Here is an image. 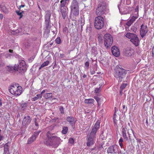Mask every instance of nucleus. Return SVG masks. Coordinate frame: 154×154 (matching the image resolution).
<instances>
[{"label":"nucleus","instance_id":"1","mask_svg":"<svg viewBox=\"0 0 154 154\" xmlns=\"http://www.w3.org/2000/svg\"><path fill=\"white\" fill-rule=\"evenodd\" d=\"M48 140H45L44 143L46 145L52 146L53 147H57L60 143V139L55 135L54 133H52L48 131L47 133Z\"/></svg>","mask_w":154,"mask_h":154},{"label":"nucleus","instance_id":"2","mask_svg":"<svg viewBox=\"0 0 154 154\" xmlns=\"http://www.w3.org/2000/svg\"><path fill=\"white\" fill-rule=\"evenodd\" d=\"M128 131V135L129 139L130 140V142L131 143L134 141V140L133 139V137L134 136L133 131L131 129V127L130 126L129 123H128V126H126L125 128H123L122 129V132L123 134V137L125 140H128V137H127L126 134V131Z\"/></svg>","mask_w":154,"mask_h":154},{"label":"nucleus","instance_id":"3","mask_svg":"<svg viewBox=\"0 0 154 154\" xmlns=\"http://www.w3.org/2000/svg\"><path fill=\"white\" fill-rule=\"evenodd\" d=\"M115 77L119 79V81H122V79L125 77L126 73L125 70L120 68L119 66H117L115 68Z\"/></svg>","mask_w":154,"mask_h":154},{"label":"nucleus","instance_id":"4","mask_svg":"<svg viewBox=\"0 0 154 154\" xmlns=\"http://www.w3.org/2000/svg\"><path fill=\"white\" fill-rule=\"evenodd\" d=\"M22 90V87L18 85V84L13 83L9 88V91L15 96H19Z\"/></svg>","mask_w":154,"mask_h":154},{"label":"nucleus","instance_id":"5","mask_svg":"<svg viewBox=\"0 0 154 154\" xmlns=\"http://www.w3.org/2000/svg\"><path fill=\"white\" fill-rule=\"evenodd\" d=\"M104 19L100 16L96 17L94 20V27L97 29H102L104 26Z\"/></svg>","mask_w":154,"mask_h":154},{"label":"nucleus","instance_id":"6","mask_svg":"<svg viewBox=\"0 0 154 154\" xmlns=\"http://www.w3.org/2000/svg\"><path fill=\"white\" fill-rule=\"evenodd\" d=\"M125 36L130 39V41L132 42L136 46H138L140 43L137 35L133 33H128L125 35Z\"/></svg>","mask_w":154,"mask_h":154},{"label":"nucleus","instance_id":"7","mask_svg":"<svg viewBox=\"0 0 154 154\" xmlns=\"http://www.w3.org/2000/svg\"><path fill=\"white\" fill-rule=\"evenodd\" d=\"M71 14L75 16L79 14V8L78 2L76 0H73L70 6Z\"/></svg>","mask_w":154,"mask_h":154},{"label":"nucleus","instance_id":"8","mask_svg":"<svg viewBox=\"0 0 154 154\" xmlns=\"http://www.w3.org/2000/svg\"><path fill=\"white\" fill-rule=\"evenodd\" d=\"M106 6L104 3L100 2L96 9V13L97 15H101L104 14L106 11Z\"/></svg>","mask_w":154,"mask_h":154},{"label":"nucleus","instance_id":"9","mask_svg":"<svg viewBox=\"0 0 154 154\" xmlns=\"http://www.w3.org/2000/svg\"><path fill=\"white\" fill-rule=\"evenodd\" d=\"M104 43L107 48L110 46L112 43L113 40L112 36L109 34H105L104 37Z\"/></svg>","mask_w":154,"mask_h":154},{"label":"nucleus","instance_id":"10","mask_svg":"<svg viewBox=\"0 0 154 154\" xmlns=\"http://www.w3.org/2000/svg\"><path fill=\"white\" fill-rule=\"evenodd\" d=\"M45 17V22L46 28L47 29H49L51 27L50 17L51 14L50 11H47Z\"/></svg>","mask_w":154,"mask_h":154},{"label":"nucleus","instance_id":"11","mask_svg":"<svg viewBox=\"0 0 154 154\" xmlns=\"http://www.w3.org/2000/svg\"><path fill=\"white\" fill-rule=\"evenodd\" d=\"M17 71L25 72L27 70L25 62L22 60L20 62L18 66H16Z\"/></svg>","mask_w":154,"mask_h":154},{"label":"nucleus","instance_id":"12","mask_svg":"<svg viewBox=\"0 0 154 154\" xmlns=\"http://www.w3.org/2000/svg\"><path fill=\"white\" fill-rule=\"evenodd\" d=\"M118 151V146L116 145L110 146L107 150V152L108 153H116Z\"/></svg>","mask_w":154,"mask_h":154},{"label":"nucleus","instance_id":"13","mask_svg":"<svg viewBox=\"0 0 154 154\" xmlns=\"http://www.w3.org/2000/svg\"><path fill=\"white\" fill-rule=\"evenodd\" d=\"M134 52L133 49L131 47L127 48L124 50L125 55L127 56H131L133 55Z\"/></svg>","mask_w":154,"mask_h":154},{"label":"nucleus","instance_id":"14","mask_svg":"<svg viewBox=\"0 0 154 154\" xmlns=\"http://www.w3.org/2000/svg\"><path fill=\"white\" fill-rule=\"evenodd\" d=\"M148 29L146 25L142 24L141 26L140 31V34L142 37L143 38L148 32Z\"/></svg>","mask_w":154,"mask_h":154},{"label":"nucleus","instance_id":"15","mask_svg":"<svg viewBox=\"0 0 154 154\" xmlns=\"http://www.w3.org/2000/svg\"><path fill=\"white\" fill-rule=\"evenodd\" d=\"M60 11L62 16L63 18L65 19L66 17L67 16L68 10L67 7L60 8Z\"/></svg>","mask_w":154,"mask_h":154},{"label":"nucleus","instance_id":"16","mask_svg":"<svg viewBox=\"0 0 154 154\" xmlns=\"http://www.w3.org/2000/svg\"><path fill=\"white\" fill-rule=\"evenodd\" d=\"M113 119L115 125H116L117 127H119V126L120 127L121 124H120V123H121V120H120V118L117 116L116 115L114 114Z\"/></svg>","mask_w":154,"mask_h":154},{"label":"nucleus","instance_id":"17","mask_svg":"<svg viewBox=\"0 0 154 154\" xmlns=\"http://www.w3.org/2000/svg\"><path fill=\"white\" fill-rule=\"evenodd\" d=\"M31 121V119L29 116H24L23 119L22 124L23 125H29Z\"/></svg>","mask_w":154,"mask_h":154},{"label":"nucleus","instance_id":"18","mask_svg":"<svg viewBox=\"0 0 154 154\" xmlns=\"http://www.w3.org/2000/svg\"><path fill=\"white\" fill-rule=\"evenodd\" d=\"M111 51L112 54L116 57H118L119 55V49L115 46H113L111 48Z\"/></svg>","mask_w":154,"mask_h":154},{"label":"nucleus","instance_id":"19","mask_svg":"<svg viewBox=\"0 0 154 154\" xmlns=\"http://www.w3.org/2000/svg\"><path fill=\"white\" fill-rule=\"evenodd\" d=\"M10 145V143L9 142L6 143L4 146V153L3 154H10L9 147Z\"/></svg>","mask_w":154,"mask_h":154},{"label":"nucleus","instance_id":"20","mask_svg":"<svg viewBox=\"0 0 154 154\" xmlns=\"http://www.w3.org/2000/svg\"><path fill=\"white\" fill-rule=\"evenodd\" d=\"M94 137L91 136H89L88 137V142L87 143V145L90 146L94 144Z\"/></svg>","mask_w":154,"mask_h":154},{"label":"nucleus","instance_id":"21","mask_svg":"<svg viewBox=\"0 0 154 154\" xmlns=\"http://www.w3.org/2000/svg\"><path fill=\"white\" fill-rule=\"evenodd\" d=\"M66 120L72 126L74 125L75 122V120L74 118L72 116L67 117Z\"/></svg>","mask_w":154,"mask_h":154},{"label":"nucleus","instance_id":"22","mask_svg":"<svg viewBox=\"0 0 154 154\" xmlns=\"http://www.w3.org/2000/svg\"><path fill=\"white\" fill-rule=\"evenodd\" d=\"M137 18V17L133 16L127 22L126 25L128 26H130Z\"/></svg>","mask_w":154,"mask_h":154},{"label":"nucleus","instance_id":"23","mask_svg":"<svg viewBox=\"0 0 154 154\" xmlns=\"http://www.w3.org/2000/svg\"><path fill=\"white\" fill-rule=\"evenodd\" d=\"M69 0H61L60 2V8L67 7L65 6V5L67 2H68Z\"/></svg>","mask_w":154,"mask_h":154},{"label":"nucleus","instance_id":"24","mask_svg":"<svg viewBox=\"0 0 154 154\" xmlns=\"http://www.w3.org/2000/svg\"><path fill=\"white\" fill-rule=\"evenodd\" d=\"M7 69L9 71H11L13 70L17 71V66L16 65H15L14 67L11 66H8L7 67Z\"/></svg>","mask_w":154,"mask_h":154},{"label":"nucleus","instance_id":"25","mask_svg":"<svg viewBox=\"0 0 154 154\" xmlns=\"http://www.w3.org/2000/svg\"><path fill=\"white\" fill-rule=\"evenodd\" d=\"M2 10L5 13L7 14L8 13V10L6 7L4 5H1L0 6Z\"/></svg>","mask_w":154,"mask_h":154},{"label":"nucleus","instance_id":"26","mask_svg":"<svg viewBox=\"0 0 154 154\" xmlns=\"http://www.w3.org/2000/svg\"><path fill=\"white\" fill-rule=\"evenodd\" d=\"M97 130L96 129L93 128L89 136L95 137Z\"/></svg>","mask_w":154,"mask_h":154},{"label":"nucleus","instance_id":"27","mask_svg":"<svg viewBox=\"0 0 154 154\" xmlns=\"http://www.w3.org/2000/svg\"><path fill=\"white\" fill-rule=\"evenodd\" d=\"M42 97V95L41 94H37L35 96L32 98V101H35L36 100L41 99Z\"/></svg>","mask_w":154,"mask_h":154},{"label":"nucleus","instance_id":"28","mask_svg":"<svg viewBox=\"0 0 154 154\" xmlns=\"http://www.w3.org/2000/svg\"><path fill=\"white\" fill-rule=\"evenodd\" d=\"M52 93H48L45 94L44 95V97L45 99H48L50 97H52Z\"/></svg>","mask_w":154,"mask_h":154},{"label":"nucleus","instance_id":"29","mask_svg":"<svg viewBox=\"0 0 154 154\" xmlns=\"http://www.w3.org/2000/svg\"><path fill=\"white\" fill-rule=\"evenodd\" d=\"M94 102V100L92 99H86L84 102L85 103H92Z\"/></svg>","mask_w":154,"mask_h":154},{"label":"nucleus","instance_id":"30","mask_svg":"<svg viewBox=\"0 0 154 154\" xmlns=\"http://www.w3.org/2000/svg\"><path fill=\"white\" fill-rule=\"evenodd\" d=\"M35 137L34 136L32 135L28 140V143L30 144L33 142L36 139Z\"/></svg>","mask_w":154,"mask_h":154},{"label":"nucleus","instance_id":"31","mask_svg":"<svg viewBox=\"0 0 154 154\" xmlns=\"http://www.w3.org/2000/svg\"><path fill=\"white\" fill-rule=\"evenodd\" d=\"M49 61L48 60L44 62L41 65L40 67L39 68V69H40L42 68H43L47 66L49 64Z\"/></svg>","mask_w":154,"mask_h":154},{"label":"nucleus","instance_id":"32","mask_svg":"<svg viewBox=\"0 0 154 154\" xmlns=\"http://www.w3.org/2000/svg\"><path fill=\"white\" fill-rule=\"evenodd\" d=\"M94 98L96 100L98 106H99L100 104V98L96 96H94Z\"/></svg>","mask_w":154,"mask_h":154},{"label":"nucleus","instance_id":"33","mask_svg":"<svg viewBox=\"0 0 154 154\" xmlns=\"http://www.w3.org/2000/svg\"><path fill=\"white\" fill-rule=\"evenodd\" d=\"M68 130V127H64L63 128L62 133L63 134H65L67 133Z\"/></svg>","mask_w":154,"mask_h":154},{"label":"nucleus","instance_id":"34","mask_svg":"<svg viewBox=\"0 0 154 154\" xmlns=\"http://www.w3.org/2000/svg\"><path fill=\"white\" fill-rule=\"evenodd\" d=\"M100 122L99 121H97L95 124L94 127H93L97 130H98L100 127Z\"/></svg>","mask_w":154,"mask_h":154},{"label":"nucleus","instance_id":"35","mask_svg":"<svg viewBox=\"0 0 154 154\" xmlns=\"http://www.w3.org/2000/svg\"><path fill=\"white\" fill-rule=\"evenodd\" d=\"M85 24V20L84 19H81L80 20V26L81 29L82 30V26Z\"/></svg>","mask_w":154,"mask_h":154},{"label":"nucleus","instance_id":"36","mask_svg":"<svg viewBox=\"0 0 154 154\" xmlns=\"http://www.w3.org/2000/svg\"><path fill=\"white\" fill-rule=\"evenodd\" d=\"M121 5H118V7L119 8L120 12L121 13V12H124L125 11V10H124L122 7H121Z\"/></svg>","mask_w":154,"mask_h":154},{"label":"nucleus","instance_id":"37","mask_svg":"<svg viewBox=\"0 0 154 154\" xmlns=\"http://www.w3.org/2000/svg\"><path fill=\"white\" fill-rule=\"evenodd\" d=\"M98 40L100 44H102L103 42L102 37L101 35H99L98 38Z\"/></svg>","mask_w":154,"mask_h":154},{"label":"nucleus","instance_id":"38","mask_svg":"<svg viewBox=\"0 0 154 154\" xmlns=\"http://www.w3.org/2000/svg\"><path fill=\"white\" fill-rule=\"evenodd\" d=\"M5 63L2 60H0V67H3L5 66Z\"/></svg>","mask_w":154,"mask_h":154},{"label":"nucleus","instance_id":"39","mask_svg":"<svg viewBox=\"0 0 154 154\" xmlns=\"http://www.w3.org/2000/svg\"><path fill=\"white\" fill-rule=\"evenodd\" d=\"M16 12L17 15L20 16L19 19H20L23 16L22 13L23 12V11H22V12H20V11H16Z\"/></svg>","mask_w":154,"mask_h":154},{"label":"nucleus","instance_id":"40","mask_svg":"<svg viewBox=\"0 0 154 154\" xmlns=\"http://www.w3.org/2000/svg\"><path fill=\"white\" fill-rule=\"evenodd\" d=\"M127 85L126 83H124L122 84L120 87V89L123 90L126 87V86Z\"/></svg>","mask_w":154,"mask_h":154},{"label":"nucleus","instance_id":"41","mask_svg":"<svg viewBox=\"0 0 154 154\" xmlns=\"http://www.w3.org/2000/svg\"><path fill=\"white\" fill-rule=\"evenodd\" d=\"M56 42L58 44H60L61 43V39L59 37H57L55 40Z\"/></svg>","mask_w":154,"mask_h":154},{"label":"nucleus","instance_id":"42","mask_svg":"<svg viewBox=\"0 0 154 154\" xmlns=\"http://www.w3.org/2000/svg\"><path fill=\"white\" fill-rule=\"evenodd\" d=\"M40 132V131H36L34 133V134L33 135L35 137V138H36V137L38 136V134H39Z\"/></svg>","mask_w":154,"mask_h":154},{"label":"nucleus","instance_id":"43","mask_svg":"<svg viewBox=\"0 0 154 154\" xmlns=\"http://www.w3.org/2000/svg\"><path fill=\"white\" fill-rule=\"evenodd\" d=\"M101 90L100 87H99V88H96L95 90V92L96 93H98L100 92Z\"/></svg>","mask_w":154,"mask_h":154},{"label":"nucleus","instance_id":"44","mask_svg":"<svg viewBox=\"0 0 154 154\" xmlns=\"http://www.w3.org/2000/svg\"><path fill=\"white\" fill-rule=\"evenodd\" d=\"M74 142V140H73V138H70L69 139V143H70L71 144H72Z\"/></svg>","mask_w":154,"mask_h":154},{"label":"nucleus","instance_id":"45","mask_svg":"<svg viewBox=\"0 0 154 154\" xmlns=\"http://www.w3.org/2000/svg\"><path fill=\"white\" fill-rule=\"evenodd\" d=\"M90 4L88 5H85V8L84 9H85V10H89L90 9Z\"/></svg>","mask_w":154,"mask_h":154},{"label":"nucleus","instance_id":"46","mask_svg":"<svg viewBox=\"0 0 154 154\" xmlns=\"http://www.w3.org/2000/svg\"><path fill=\"white\" fill-rule=\"evenodd\" d=\"M60 110L61 113H64L63 108V106H61L60 108Z\"/></svg>","mask_w":154,"mask_h":154},{"label":"nucleus","instance_id":"47","mask_svg":"<svg viewBox=\"0 0 154 154\" xmlns=\"http://www.w3.org/2000/svg\"><path fill=\"white\" fill-rule=\"evenodd\" d=\"M85 66L87 68H88L89 66V62L88 61L86 62L85 63Z\"/></svg>","mask_w":154,"mask_h":154},{"label":"nucleus","instance_id":"48","mask_svg":"<svg viewBox=\"0 0 154 154\" xmlns=\"http://www.w3.org/2000/svg\"><path fill=\"white\" fill-rule=\"evenodd\" d=\"M138 11H139V5H137L136 6V8L135 9V12H137V14H138Z\"/></svg>","mask_w":154,"mask_h":154},{"label":"nucleus","instance_id":"49","mask_svg":"<svg viewBox=\"0 0 154 154\" xmlns=\"http://www.w3.org/2000/svg\"><path fill=\"white\" fill-rule=\"evenodd\" d=\"M11 55L9 54H7L5 55V57L6 58H9L11 57Z\"/></svg>","mask_w":154,"mask_h":154},{"label":"nucleus","instance_id":"50","mask_svg":"<svg viewBox=\"0 0 154 154\" xmlns=\"http://www.w3.org/2000/svg\"><path fill=\"white\" fill-rule=\"evenodd\" d=\"M63 31L64 32H67V27H65L63 29Z\"/></svg>","mask_w":154,"mask_h":154},{"label":"nucleus","instance_id":"51","mask_svg":"<svg viewBox=\"0 0 154 154\" xmlns=\"http://www.w3.org/2000/svg\"><path fill=\"white\" fill-rule=\"evenodd\" d=\"M123 142V140L122 138H120L119 141V143H122Z\"/></svg>","mask_w":154,"mask_h":154},{"label":"nucleus","instance_id":"52","mask_svg":"<svg viewBox=\"0 0 154 154\" xmlns=\"http://www.w3.org/2000/svg\"><path fill=\"white\" fill-rule=\"evenodd\" d=\"M36 120V119H35V125L36 126H38V123L37 122Z\"/></svg>","mask_w":154,"mask_h":154},{"label":"nucleus","instance_id":"53","mask_svg":"<svg viewBox=\"0 0 154 154\" xmlns=\"http://www.w3.org/2000/svg\"><path fill=\"white\" fill-rule=\"evenodd\" d=\"M3 18V15L2 14H0V19L2 20Z\"/></svg>","mask_w":154,"mask_h":154},{"label":"nucleus","instance_id":"54","mask_svg":"<svg viewBox=\"0 0 154 154\" xmlns=\"http://www.w3.org/2000/svg\"><path fill=\"white\" fill-rule=\"evenodd\" d=\"M25 6L24 5H21L19 7V9L20 10V11H21V8H23Z\"/></svg>","mask_w":154,"mask_h":154},{"label":"nucleus","instance_id":"55","mask_svg":"<svg viewBox=\"0 0 154 154\" xmlns=\"http://www.w3.org/2000/svg\"><path fill=\"white\" fill-rule=\"evenodd\" d=\"M152 56H153L154 54V46L152 48Z\"/></svg>","mask_w":154,"mask_h":154},{"label":"nucleus","instance_id":"56","mask_svg":"<svg viewBox=\"0 0 154 154\" xmlns=\"http://www.w3.org/2000/svg\"><path fill=\"white\" fill-rule=\"evenodd\" d=\"M119 143V146H120L121 147V148H122V146H123V144L122 143Z\"/></svg>","mask_w":154,"mask_h":154},{"label":"nucleus","instance_id":"57","mask_svg":"<svg viewBox=\"0 0 154 154\" xmlns=\"http://www.w3.org/2000/svg\"><path fill=\"white\" fill-rule=\"evenodd\" d=\"M122 91H123V90L120 89V94L121 95H122L123 94Z\"/></svg>","mask_w":154,"mask_h":154},{"label":"nucleus","instance_id":"58","mask_svg":"<svg viewBox=\"0 0 154 154\" xmlns=\"http://www.w3.org/2000/svg\"><path fill=\"white\" fill-rule=\"evenodd\" d=\"M45 90H43V91H42V92H41V93L40 94H43V93H45Z\"/></svg>","mask_w":154,"mask_h":154},{"label":"nucleus","instance_id":"59","mask_svg":"<svg viewBox=\"0 0 154 154\" xmlns=\"http://www.w3.org/2000/svg\"><path fill=\"white\" fill-rule=\"evenodd\" d=\"M3 137L2 136H0V141L2 140H3Z\"/></svg>","mask_w":154,"mask_h":154},{"label":"nucleus","instance_id":"60","mask_svg":"<svg viewBox=\"0 0 154 154\" xmlns=\"http://www.w3.org/2000/svg\"><path fill=\"white\" fill-rule=\"evenodd\" d=\"M45 2H48L49 1H50V0H43Z\"/></svg>","mask_w":154,"mask_h":154},{"label":"nucleus","instance_id":"61","mask_svg":"<svg viewBox=\"0 0 154 154\" xmlns=\"http://www.w3.org/2000/svg\"><path fill=\"white\" fill-rule=\"evenodd\" d=\"M9 51L10 53H12L13 51V50H12L9 49Z\"/></svg>","mask_w":154,"mask_h":154},{"label":"nucleus","instance_id":"62","mask_svg":"<svg viewBox=\"0 0 154 154\" xmlns=\"http://www.w3.org/2000/svg\"><path fill=\"white\" fill-rule=\"evenodd\" d=\"M86 76H87L85 74H84L83 75V78H85L86 77Z\"/></svg>","mask_w":154,"mask_h":154},{"label":"nucleus","instance_id":"63","mask_svg":"<svg viewBox=\"0 0 154 154\" xmlns=\"http://www.w3.org/2000/svg\"><path fill=\"white\" fill-rule=\"evenodd\" d=\"M125 105H124L123 106V109H125Z\"/></svg>","mask_w":154,"mask_h":154},{"label":"nucleus","instance_id":"64","mask_svg":"<svg viewBox=\"0 0 154 154\" xmlns=\"http://www.w3.org/2000/svg\"><path fill=\"white\" fill-rule=\"evenodd\" d=\"M63 55H63V54H60V57H63Z\"/></svg>","mask_w":154,"mask_h":154}]
</instances>
